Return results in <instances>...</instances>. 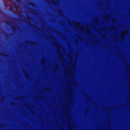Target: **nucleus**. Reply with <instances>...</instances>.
I'll use <instances>...</instances> for the list:
<instances>
[{"instance_id":"f257e3e1","label":"nucleus","mask_w":130,"mask_h":130,"mask_svg":"<svg viewBox=\"0 0 130 130\" xmlns=\"http://www.w3.org/2000/svg\"><path fill=\"white\" fill-rule=\"evenodd\" d=\"M65 112L66 113V114L67 115H68V110L67 109H66L65 110Z\"/></svg>"},{"instance_id":"f03ea898","label":"nucleus","mask_w":130,"mask_h":130,"mask_svg":"<svg viewBox=\"0 0 130 130\" xmlns=\"http://www.w3.org/2000/svg\"><path fill=\"white\" fill-rule=\"evenodd\" d=\"M6 23L7 25H10L11 24L9 23V21H6Z\"/></svg>"},{"instance_id":"7ed1b4c3","label":"nucleus","mask_w":130,"mask_h":130,"mask_svg":"<svg viewBox=\"0 0 130 130\" xmlns=\"http://www.w3.org/2000/svg\"><path fill=\"white\" fill-rule=\"evenodd\" d=\"M70 96L71 97V96H72V95L71 94H70ZM71 97H70V98H69L68 97V96H67V97L66 99L68 100H70L71 99Z\"/></svg>"},{"instance_id":"20e7f679","label":"nucleus","mask_w":130,"mask_h":130,"mask_svg":"<svg viewBox=\"0 0 130 130\" xmlns=\"http://www.w3.org/2000/svg\"><path fill=\"white\" fill-rule=\"evenodd\" d=\"M16 1H17V2L19 3H21V1L20 0H15Z\"/></svg>"},{"instance_id":"39448f33","label":"nucleus","mask_w":130,"mask_h":130,"mask_svg":"<svg viewBox=\"0 0 130 130\" xmlns=\"http://www.w3.org/2000/svg\"><path fill=\"white\" fill-rule=\"evenodd\" d=\"M1 55L2 56H6V54H4L3 53H1Z\"/></svg>"},{"instance_id":"423d86ee","label":"nucleus","mask_w":130,"mask_h":130,"mask_svg":"<svg viewBox=\"0 0 130 130\" xmlns=\"http://www.w3.org/2000/svg\"><path fill=\"white\" fill-rule=\"evenodd\" d=\"M21 96H19L17 98H16V99H17L18 100H19L21 98Z\"/></svg>"},{"instance_id":"0eeeda50","label":"nucleus","mask_w":130,"mask_h":130,"mask_svg":"<svg viewBox=\"0 0 130 130\" xmlns=\"http://www.w3.org/2000/svg\"><path fill=\"white\" fill-rule=\"evenodd\" d=\"M4 96H2L1 97V99L2 100L4 99Z\"/></svg>"},{"instance_id":"6e6552de","label":"nucleus","mask_w":130,"mask_h":130,"mask_svg":"<svg viewBox=\"0 0 130 130\" xmlns=\"http://www.w3.org/2000/svg\"><path fill=\"white\" fill-rule=\"evenodd\" d=\"M12 30L13 31H14L15 29L14 27H12Z\"/></svg>"},{"instance_id":"1a4fd4ad","label":"nucleus","mask_w":130,"mask_h":130,"mask_svg":"<svg viewBox=\"0 0 130 130\" xmlns=\"http://www.w3.org/2000/svg\"><path fill=\"white\" fill-rule=\"evenodd\" d=\"M34 99L36 101L37 99V98H34Z\"/></svg>"},{"instance_id":"9d476101","label":"nucleus","mask_w":130,"mask_h":130,"mask_svg":"<svg viewBox=\"0 0 130 130\" xmlns=\"http://www.w3.org/2000/svg\"><path fill=\"white\" fill-rule=\"evenodd\" d=\"M69 118H67V120L68 121H69Z\"/></svg>"},{"instance_id":"9b49d317","label":"nucleus","mask_w":130,"mask_h":130,"mask_svg":"<svg viewBox=\"0 0 130 130\" xmlns=\"http://www.w3.org/2000/svg\"><path fill=\"white\" fill-rule=\"evenodd\" d=\"M2 125H2V124H0V126H2Z\"/></svg>"},{"instance_id":"f8f14e48","label":"nucleus","mask_w":130,"mask_h":130,"mask_svg":"<svg viewBox=\"0 0 130 130\" xmlns=\"http://www.w3.org/2000/svg\"><path fill=\"white\" fill-rule=\"evenodd\" d=\"M26 107H27V106H26ZM28 107H30V106H28ZM32 107H35V106H32Z\"/></svg>"},{"instance_id":"ddd939ff","label":"nucleus","mask_w":130,"mask_h":130,"mask_svg":"<svg viewBox=\"0 0 130 130\" xmlns=\"http://www.w3.org/2000/svg\"><path fill=\"white\" fill-rule=\"evenodd\" d=\"M68 127H70V126L69 125H68Z\"/></svg>"},{"instance_id":"4468645a","label":"nucleus","mask_w":130,"mask_h":130,"mask_svg":"<svg viewBox=\"0 0 130 130\" xmlns=\"http://www.w3.org/2000/svg\"><path fill=\"white\" fill-rule=\"evenodd\" d=\"M61 106V107H63V106ZM67 106V107H68L69 106Z\"/></svg>"},{"instance_id":"2eb2a0df","label":"nucleus","mask_w":130,"mask_h":130,"mask_svg":"<svg viewBox=\"0 0 130 130\" xmlns=\"http://www.w3.org/2000/svg\"><path fill=\"white\" fill-rule=\"evenodd\" d=\"M70 129H71V128H70Z\"/></svg>"},{"instance_id":"dca6fc26","label":"nucleus","mask_w":130,"mask_h":130,"mask_svg":"<svg viewBox=\"0 0 130 130\" xmlns=\"http://www.w3.org/2000/svg\"><path fill=\"white\" fill-rule=\"evenodd\" d=\"M48 106V107H49L50 106Z\"/></svg>"},{"instance_id":"f3484780","label":"nucleus","mask_w":130,"mask_h":130,"mask_svg":"<svg viewBox=\"0 0 130 130\" xmlns=\"http://www.w3.org/2000/svg\"><path fill=\"white\" fill-rule=\"evenodd\" d=\"M87 106V107H88V106Z\"/></svg>"},{"instance_id":"a211bd4d","label":"nucleus","mask_w":130,"mask_h":130,"mask_svg":"<svg viewBox=\"0 0 130 130\" xmlns=\"http://www.w3.org/2000/svg\"><path fill=\"white\" fill-rule=\"evenodd\" d=\"M95 106V107H96V106Z\"/></svg>"},{"instance_id":"6ab92c4d","label":"nucleus","mask_w":130,"mask_h":130,"mask_svg":"<svg viewBox=\"0 0 130 130\" xmlns=\"http://www.w3.org/2000/svg\"><path fill=\"white\" fill-rule=\"evenodd\" d=\"M101 106V107L102 106Z\"/></svg>"},{"instance_id":"aec40b11","label":"nucleus","mask_w":130,"mask_h":130,"mask_svg":"<svg viewBox=\"0 0 130 130\" xmlns=\"http://www.w3.org/2000/svg\"><path fill=\"white\" fill-rule=\"evenodd\" d=\"M124 106V107H125V106Z\"/></svg>"}]
</instances>
